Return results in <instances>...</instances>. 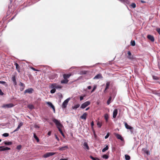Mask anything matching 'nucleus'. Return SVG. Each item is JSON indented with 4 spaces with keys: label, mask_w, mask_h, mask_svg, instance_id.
Segmentation results:
<instances>
[{
    "label": "nucleus",
    "mask_w": 160,
    "mask_h": 160,
    "mask_svg": "<svg viewBox=\"0 0 160 160\" xmlns=\"http://www.w3.org/2000/svg\"><path fill=\"white\" fill-rule=\"evenodd\" d=\"M52 121L56 124L57 128H58L60 133L61 134L63 133L61 129V128L63 127V125L60 123V121L55 118H53Z\"/></svg>",
    "instance_id": "nucleus-1"
},
{
    "label": "nucleus",
    "mask_w": 160,
    "mask_h": 160,
    "mask_svg": "<svg viewBox=\"0 0 160 160\" xmlns=\"http://www.w3.org/2000/svg\"><path fill=\"white\" fill-rule=\"evenodd\" d=\"M49 87L50 88H55L56 89V88L61 89L62 88V87L56 83H54L50 85Z\"/></svg>",
    "instance_id": "nucleus-2"
},
{
    "label": "nucleus",
    "mask_w": 160,
    "mask_h": 160,
    "mask_svg": "<svg viewBox=\"0 0 160 160\" xmlns=\"http://www.w3.org/2000/svg\"><path fill=\"white\" fill-rule=\"evenodd\" d=\"M70 99V98H68L65 100L63 102L62 107L63 108H66L68 103Z\"/></svg>",
    "instance_id": "nucleus-3"
},
{
    "label": "nucleus",
    "mask_w": 160,
    "mask_h": 160,
    "mask_svg": "<svg viewBox=\"0 0 160 160\" xmlns=\"http://www.w3.org/2000/svg\"><path fill=\"white\" fill-rule=\"evenodd\" d=\"M90 104V102L88 101H87L83 104H82L81 106V108L82 109L85 108L87 106L89 105Z\"/></svg>",
    "instance_id": "nucleus-4"
},
{
    "label": "nucleus",
    "mask_w": 160,
    "mask_h": 160,
    "mask_svg": "<svg viewBox=\"0 0 160 160\" xmlns=\"http://www.w3.org/2000/svg\"><path fill=\"white\" fill-rule=\"evenodd\" d=\"M34 90L32 88H30L26 89L24 91V93H28L29 94H31L33 92Z\"/></svg>",
    "instance_id": "nucleus-5"
},
{
    "label": "nucleus",
    "mask_w": 160,
    "mask_h": 160,
    "mask_svg": "<svg viewBox=\"0 0 160 160\" xmlns=\"http://www.w3.org/2000/svg\"><path fill=\"white\" fill-rule=\"evenodd\" d=\"M54 154V153L52 152H48L43 155V157L44 158H47L50 156Z\"/></svg>",
    "instance_id": "nucleus-6"
},
{
    "label": "nucleus",
    "mask_w": 160,
    "mask_h": 160,
    "mask_svg": "<svg viewBox=\"0 0 160 160\" xmlns=\"http://www.w3.org/2000/svg\"><path fill=\"white\" fill-rule=\"evenodd\" d=\"M11 79L13 82L14 86L15 87L17 85L16 76L15 75H12Z\"/></svg>",
    "instance_id": "nucleus-7"
},
{
    "label": "nucleus",
    "mask_w": 160,
    "mask_h": 160,
    "mask_svg": "<svg viewBox=\"0 0 160 160\" xmlns=\"http://www.w3.org/2000/svg\"><path fill=\"white\" fill-rule=\"evenodd\" d=\"M19 86H20V90L21 91H22L25 88V85L23 83L20 82L19 84Z\"/></svg>",
    "instance_id": "nucleus-8"
},
{
    "label": "nucleus",
    "mask_w": 160,
    "mask_h": 160,
    "mask_svg": "<svg viewBox=\"0 0 160 160\" xmlns=\"http://www.w3.org/2000/svg\"><path fill=\"white\" fill-rule=\"evenodd\" d=\"M14 106L13 104L12 103L4 104L2 106L3 108H11Z\"/></svg>",
    "instance_id": "nucleus-9"
},
{
    "label": "nucleus",
    "mask_w": 160,
    "mask_h": 160,
    "mask_svg": "<svg viewBox=\"0 0 160 160\" xmlns=\"http://www.w3.org/2000/svg\"><path fill=\"white\" fill-rule=\"evenodd\" d=\"M103 78V77L101 73H99L97 74L95 76L93 79H102Z\"/></svg>",
    "instance_id": "nucleus-10"
},
{
    "label": "nucleus",
    "mask_w": 160,
    "mask_h": 160,
    "mask_svg": "<svg viewBox=\"0 0 160 160\" xmlns=\"http://www.w3.org/2000/svg\"><path fill=\"white\" fill-rule=\"evenodd\" d=\"M114 135L118 139H120L122 141H124V139L120 135L116 133H115Z\"/></svg>",
    "instance_id": "nucleus-11"
},
{
    "label": "nucleus",
    "mask_w": 160,
    "mask_h": 160,
    "mask_svg": "<svg viewBox=\"0 0 160 160\" xmlns=\"http://www.w3.org/2000/svg\"><path fill=\"white\" fill-rule=\"evenodd\" d=\"M68 148V146H64L62 147H60L58 148V149L61 151L65 150L66 149Z\"/></svg>",
    "instance_id": "nucleus-12"
},
{
    "label": "nucleus",
    "mask_w": 160,
    "mask_h": 160,
    "mask_svg": "<svg viewBox=\"0 0 160 160\" xmlns=\"http://www.w3.org/2000/svg\"><path fill=\"white\" fill-rule=\"evenodd\" d=\"M118 111L117 109H115L113 112V118H115L118 114Z\"/></svg>",
    "instance_id": "nucleus-13"
},
{
    "label": "nucleus",
    "mask_w": 160,
    "mask_h": 160,
    "mask_svg": "<svg viewBox=\"0 0 160 160\" xmlns=\"http://www.w3.org/2000/svg\"><path fill=\"white\" fill-rule=\"evenodd\" d=\"M47 103L48 106H50L53 109L54 112H55V108L52 103L50 102H48Z\"/></svg>",
    "instance_id": "nucleus-14"
},
{
    "label": "nucleus",
    "mask_w": 160,
    "mask_h": 160,
    "mask_svg": "<svg viewBox=\"0 0 160 160\" xmlns=\"http://www.w3.org/2000/svg\"><path fill=\"white\" fill-rule=\"evenodd\" d=\"M124 123L125 124V128L129 130H132L133 128L129 125H128L127 122H124Z\"/></svg>",
    "instance_id": "nucleus-15"
},
{
    "label": "nucleus",
    "mask_w": 160,
    "mask_h": 160,
    "mask_svg": "<svg viewBox=\"0 0 160 160\" xmlns=\"http://www.w3.org/2000/svg\"><path fill=\"white\" fill-rule=\"evenodd\" d=\"M147 38L152 42L154 41V37L151 35H148L147 36Z\"/></svg>",
    "instance_id": "nucleus-16"
},
{
    "label": "nucleus",
    "mask_w": 160,
    "mask_h": 160,
    "mask_svg": "<svg viewBox=\"0 0 160 160\" xmlns=\"http://www.w3.org/2000/svg\"><path fill=\"white\" fill-rule=\"evenodd\" d=\"M0 147H2V148H0V151H4L10 149V148H8V147H4L3 146H1Z\"/></svg>",
    "instance_id": "nucleus-17"
},
{
    "label": "nucleus",
    "mask_w": 160,
    "mask_h": 160,
    "mask_svg": "<svg viewBox=\"0 0 160 160\" xmlns=\"http://www.w3.org/2000/svg\"><path fill=\"white\" fill-rule=\"evenodd\" d=\"M83 148L84 149H87V150H89V148L86 142H84L83 144Z\"/></svg>",
    "instance_id": "nucleus-18"
},
{
    "label": "nucleus",
    "mask_w": 160,
    "mask_h": 160,
    "mask_svg": "<svg viewBox=\"0 0 160 160\" xmlns=\"http://www.w3.org/2000/svg\"><path fill=\"white\" fill-rule=\"evenodd\" d=\"M87 114L86 112L84 113L82 116L80 117V118L82 119L86 120L87 118Z\"/></svg>",
    "instance_id": "nucleus-19"
},
{
    "label": "nucleus",
    "mask_w": 160,
    "mask_h": 160,
    "mask_svg": "<svg viewBox=\"0 0 160 160\" xmlns=\"http://www.w3.org/2000/svg\"><path fill=\"white\" fill-rule=\"evenodd\" d=\"M14 65L16 66V68L18 72H20V67L18 64L17 63H15Z\"/></svg>",
    "instance_id": "nucleus-20"
},
{
    "label": "nucleus",
    "mask_w": 160,
    "mask_h": 160,
    "mask_svg": "<svg viewBox=\"0 0 160 160\" xmlns=\"http://www.w3.org/2000/svg\"><path fill=\"white\" fill-rule=\"evenodd\" d=\"M128 56L127 57L128 59H132L133 58L132 56H131V53L130 51H128Z\"/></svg>",
    "instance_id": "nucleus-21"
},
{
    "label": "nucleus",
    "mask_w": 160,
    "mask_h": 160,
    "mask_svg": "<svg viewBox=\"0 0 160 160\" xmlns=\"http://www.w3.org/2000/svg\"><path fill=\"white\" fill-rule=\"evenodd\" d=\"M71 75L69 74H64L63 75V77L64 79H67L69 78Z\"/></svg>",
    "instance_id": "nucleus-22"
},
{
    "label": "nucleus",
    "mask_w": 160,
    "mask_h": 160,
    "mask_svg": "<svg viewBox=\"0 0 160 160\" xmlns=\"http://www.w3.org/2000/svg\"><path fill=\"white\" fill-rule=\"evenodd\" d=\"M4 144L7 145H12V142H7L5 141L3 142Z\"/></svg>",
    "instance_id": "nucleus-23"
},
{
    "label": "nucleus",
    "mask_w": 160,
    "mask_h": 160,
    "mask_svg": "<svg viewBox=\"0 0 160 160\" xmlns=\"http://www.w3.org/2000/svg\"><path fill=\"white\" fill-rule=\"evenodd\" d=\"M104 118L105 119L106 122H108V115L107 113H106L104 115Z\"/></svg>",
    "instance_id": "nucleus-24"
},
{
    "label": "nucleus",
    "mask_w": 160,
    "mask_h": 160,
    "mask_svg": "<svg viewBox=\"0 0 160 160\" xmlns=\"http://www.w3.org/2000/svg\"><path fill=\"white\" fill-rule=\"evenodd\" d=\"M80 106V105L79 104H77L76 105H75L74 106H72V108L73 109H76L78 108H79Z\"/></svg>",
    "instance_id": "nucleus-25"
},
{
    "label": "nucleus",
    "mask_w": 160,
    "mask_h": 160,
    "mask_svg": "<svg viewBox=\"0 0 160 160\" xmlns=\"http://www.w3.org/2000/svg\"><path fill=\"white\" fill-rule=\"evenodd\" d=\"M68 79H64V80H62L61 81V83H62L66 84V83H68Z\"/></svg>",
    "instance_id": "nucleus-26"
},
{
    "label": "nucleus",
    "mask_w": 160,
    "mask_h": 160,
    "mask_svg": "<svg viewBox=\"0 0 160 160\" xmlns=\"http://www.w3.org/2000/svg\"><path fill=\"white\" fill-rule=\"evenodd\" d=\"M108 149V146L107 145L105 148L102 149V152H104L106 151Z\"/></svg>",
    "instance_id": "nucleus-27"
},
{
    "label": "nucleus",
    "mask_w": 160,
    "mask_h": 160,
    "mask_svg": "<svg viewBox=\"0 0 160 160\" xmlns=\"http://www.w3.org/2000/svg\"><path fill=\"white\" fill-rule=\"evenodd\" d=\"M33 137L36 139L38 142L39 141V139L37 136L36 135L35 133H33Z\"/></svg>",
    "instance_id": "nucleus-28"
},
{
    "label": "nucleus",
    "mask_w": 160,
    "mask_h": 160,
    "mask_svg": "<svg viewBox=\"0 0 160 160\" xmlns=\"http://www.w3.org/2000/svg\"><path fill=\"white\" fill-rule=\"evenodd\" d=\"M0 84L4 85L6 86H8V84L6 83V82L5 81H0Z\"/></svg>",
    "instance_id": "nucleus-29"
},
{
    "label": "nucleus",
    "mask_w": 160,
    "mask_h": 160,
    "mask_svg": "<svg viewBox=\"0 0 160 160\" xmlns=\"http://www.w3.org/2000/svg\"><path fill=\"white\" fill-rule=\"evenodd\" d=\"M90 158L92 159V160H100L99 159L97 158H94L92 156H90Z\"/></svg>",
    "instance_id": "nucleus-30"
},
{
    "label": "nucleus",
    "mask_w": 160,
    "mask_h": 160,
    "mask_svg": "<svg viewBox=\"0 0 160 160\" xmlns=\"http://www.w3.org/2000/svg\"><path fill=\"white\" fill-rule=\"evenodd\" d=\"M22 146L21 145H19L17 146L16 147V149H17L19 151L22 148Z\"/></svg>",
    "instance_id": "nucleus-31"
},
{
    "label": "nucleus",
    "mask_w": 160,
    "mask_h": 160,
    "mask_svg": "<svg viewBox=\"0 0 160 160\" xmlns=\"http://www.w3.org/2000/svg\"><path fill=\"white\" fill-rule=\"evenodd\" d=\"M125 159L126 160H129L130 159V157L128 155H125Z\"/></svg>",
    "instance_id": "nucleus-32"
},
{
    "label": "nucleus",
    "mask_w": 160,
    "mask_h": 160,
    "mask_svg": "<svg viewBox=\"0 0 160 160\" xmlns=\"http://www.w3.org/2000/svg\"><path fill=\"white\" fill-rule=\"evenodd\" d=\"M97 125L99 128H100L102 125V123L99 121L97 122Z\"/></svg>",
    "instance_id": "nucleus-33"
},
{
    "label": "nucleus",
    "mask_w": 160,
    "mask_h": 160,
    "mask_svg": "<svg viewBox=\"0 0 160 160\" xmlns=\"http://www.w3.org/2000/svg\"><path fill=\"white\" fill-rule=\"evenodd\" d=\"M52 89L51 90L50 92L51 93H54L56 92V89L55 88H52Z\"/></svg>",
    "instance_id": "nucleus-34"
},
{
    "label": "nucleus",
    "mask_w": 160,
    "mask_h": 160,
    "mask_svg": "<svg viewBox=\"0 0 160 160\" xmlns=\"http://www.w3.org/2000/svg\"><path fill=\"white\" fill-rule=\"evenodd\" d=\"M131 44L132 46H134L135 45V42L134 41L132 40L131 42Z\"/></svg>",
    "instance_id": "nucleus-35"
},
{
    "label": "nucleus",
    "mask_w": 160,
    "mask_h": 160,
    "mask_svg": "<svg viewBox=\"0 0 160 160\" xmlns=\"http://www.w3.org/2000/svg\"><path fill=\"white\" fill-rule=\"evenodd\" d=\"M102 158H105L106 159H107L108 158V156L106 155V154H104L102 156Z\"/></svg>",
    "instance_id": "nucleus-36"
},
{
    "label": "nucleus",
    "mask_w": 160,
    "mask_h": 160,
    "mask_svg": "<svg viewBox=\"0 0 160 160\" xmlns=\"http://www.w3.org/2000/svg\"><path fill=\"white\" fill-rule=\"evenodd\" d=\"M87 71H82L81 72V74H86L87 73Z\"/></svg>",
    "instance_id": "nucleus-37"
},
{
    "label": "nucleus",
    "mask_w": 160,
    "mask_h": 160,
    "mask_svg": "<svg viewBox=\"0 0 160 160\" xmlns=\"http://www.w3.org/2000/svg\"><path fill=\"white\" fill-rule=\"evenodd\" d=\"M131 6L133 8H134L136 7V5L134 3H132Z\"/></svg>",
    "instance_id": "nucleus-38"
},
{
    "label": "nucleus",
    "mask_w": 160,
    "mask_h": 160,
    "mask_svg": "<svg viewBox=\"0 0 160 160\" xmlns=\"http://www.w3.org/2000/svg\"><path fill=\"white\" fill-rule=\"evenodd\" d=\"M23 125V123L22 122H21L19 123V125H18V128L19 129L20 128V127Z\"/></svg>",
    "instance_id": "nucleus-39"
},
{
    "label": "nucleus",
    "mask_w": 160,
    "mask_h": 160,
    "mask_svg": "<svg viewBox=\"0 0 160 160\" xmlns=\"http://www.w3.org/2000/svg\"><path fill=\"white\" fill-rule=\"evenodd\" d=\"M111 97H110L109 99H108L107 102V103L108 105H109L110 103V101L111 100Z\"/></svg>",
    "instance_id": "nucleus-40"
},
{
    "label": "nucleus",
    "mask_w": 160,
    "mask_h": 160,
    "mask_svg": "<svg viewBox=\"0 0 160 160\" xmlns=\"http://www.w3.org/2000/svg\"><path fill=\"white\" fill-rule=\"evenodd\" d=\"M152 78L154 80H158L159 79V78L158 77L155 76H153Z\"/></svg>",
    "instance_id": "nucleus-41"
},
{
    "label": "nucleus",
    "mask_w": 160,
    "mask_h": 160,
    "mask_svg": "<svg viewBox=\"0 0 160 160\" xmlns=\"http://www.w3.org/2000/svg\"><path fill=\"white\" fill-rule=\"evenodd\" d=\"M2 136L4 137H7L9 136V134L7 133H4L2 134Z\"/></svg>",
    "instance_id": "nucleus-42"
},
{
    "label": "nucleus",
    "mask_w": 160,
    "mask_h": 160,
    "mask_svg": "<svg viewBox=\"0 0 160 160\" xmlns=\"http://www.w3.org/2000/svg\"><path fill=\"white\" fill-rule=\"evenodd\" d=\"M28 107L30 109H33L34 107H33V106L32 105H29L28 106Z\"/></svg>",
    "instance_id": "nucleus-43"
},
{
    "label": "nucleus",
    "mask_w": 160,
    "mask_h": 160,
    "mask_svg": "<svg viewBox=\"0 0 160 160\" xmlns=\"http://www.w3.org/2000/svg\"><path fill=\"white\" fill-rule=\"evenodd\" d=\"M109 134L108 133L107 135H106V136L105 137V139H107V138H108V137H109Z\"/></svg>",
    "instance_id": "nucleus-44"
},
{
    "label": "nucleus",
    "mask_w": 160,
    "mask_h": 160,
    "mask_svg": "<svg viewBox=\"0 0 160 160\" xmlns=\"http://www.w3.org/2000/svg\"><path fill=\"white\" fill-rule=\"evenodd\" d=\"M157 31L160 35V28H158L157 29Z\"/></svg>",
    "instance_id": "nucleus-45"
},
{
    "label": "nucleus",
    "mask_w": 160,
    "mask_h": 160,
    "mask_svg": "<svg viewBox=\"0 0 160 160\" xmlns=\"http://www.w3.org/2000/svg\"><path fill=\"white\" fill-rule=\"evenodd\" d=\"M31 68L33 70V71H39L38 70H37L35 68H33V67H31Z\"/></svg>",
    "instance_id": "nucleus-46"
},
{
    "label": "nucleus",
    "mask_w": 160,
    "mask_h": 160,
    "mask_svg": "<svg viewBox=\"0 0 160 160\" xmlns=\"http://www.w3.org/2000/svg\"><path fill=\"white\" fill-rule=\"evenodd\" d=\"M110 82H107L106 83V86L109 87V86H110Z\"/></svg>",
    "instance_id": "nucleus-47"
},
{
    "label": "nucleus",
    "mask_w": 160,
    "mask_h": 160,
    "mask_svg": "<svg viewBox=\"0 0 160 160\" xmlns=\"http://www.w3.org/2000/svg\"><path fill=\"white\" fill-rule=\"evenodd\" d=\"M96 86H95L94 87H93L92 90L91 92H93L96 89Z\"/></svg>",
    "instance_id": "nucleus-48"
},
{
    "label": "nucleus",
    "mask_w": 160,
    "mask_h": 160,
    "mask_svg": "<svg viewBox=\"0 0 160 160\" xmlns=\"http://www.w3.org/2000/svg\"><path fill=\"white\" fill-rule=\"evenodd\" d=\"M94 125V122L93 121H92L91 122V126L92 128H93V126Z\"/></svg>",
    "instance_id": "nucleus-49"
},
{
    "label": "nucleus",
    "mask_w": 160,
    "mask_h": 160,
    "mask_svg": "<svg viewBox=\"0 0 160 160\" xmlns=\"http://www.w3.org/2000/svg\"><path fill=\"white\" fill-rule=\"evenodd\" d=\"M4 94V93L2 92V90L0 89V95H3Z\"/></svg>",
    "instance_id": "nucleus-50"
},
{
    "label": "nucleus",
    "mask_w": 160,
    "mask_h": 160,
    "mask_svg": "<svg viewBox=\"0 0 160 160\" xmlns=\"http://www.w3.org/2000/svg\"><path fill=\"white\" fill-rule=\"evenodd\" d=\"M19 129L17 127V128L13 131V132H16V131H18Z\"/></svg>",
    "instance_id": "nucleus-51"
},
{
    "label": "nucleus",
    "mask_w": 160,
    "mask_h": 160,
    "mask_svg": "<svg viewBox=\"0 0 160 160\" xmlns=\"http://www.w3.org/2000/svg\"><path fill=\"white\" fill-rule=\"evenodd\" d=\"M51 131H49V132H48V135L49 136H50L51 135Z\"/></svg>",
    "instance_id": "nucleus-52"
},
{
    "label": "nucleus",
    "mask_w": 160,
    "mask_h": 160,
    "mask_svg": "<svg viewBox=\"0 0 160 160\" xmlns=\"http://www.w3.org/2000/svg\"><path fill=\"white\" fill-rule=\"evenodd\" d=\"M83 99V98L82 96H80V101L82 100Z\"/></svg>",
    "instance_id": "nucleus-53"
},
{
    "label": "nucleus",
    "mask_w": 160,
    "mask_h": 160,
    "mask_svg": "<svg viewBox=\"0 0 160 160\" xmlns=\"http://www.w3.org/2000/svg\"><path fill=\"white\" fill-rule=\"evenodd\" d=\"M87 88L88 89H90L91 88V86H88L87 87Z\"/></svg>",
    "instance_id": "nucleus-54"
},
{
    "label": "nucleus",
    "mask_w": 160,
    "mask_h": 160,
    "mask_svg": "<svg viewBox=\"0 0 160 160\" xmlns=\"http://www.w3.org/2000/svg\"><path fill=\"white\" fill-rule=\"evenodd\" d=\"M68 160V158H61V159H60L59 160Z\"/></svg>",
    "instance_id": "nucleus-55"
},
{
    "label": "nucleus",
    "mask_w": 160,
    "mask_h": 160,
    "mask_svg": "<svg viewBox=\"0 0 160 160\" xmlns=\"http://www.w3.org/2000/svg\"><path fill=\"white\" fill-rule=\"evenodd\" d=\"M109 87L106 86V88H105V89H106V90H107V89H108L109 88Z\"/></svg>",
    "instance_id": "nucleus-56"
},
{
    "label": "nucleus",
    "mask_w": 160,
    "mask_h": 160,
    "mask_svg": "<svg viewBox=\"0 0 160 160\" xmlns=\"http://www.w3.org/2000/svg\"><path fill=\"white\" fill-rule=\"evenodd\" d=\"M56 138L58 140H59V139L58 138V137H57V136H56Z\"/></svg>",
    "instance_id": "nucleus-57"
},
{
    "label": "nucleus",
    "mask_w": 160,
    "mask_h": 160,
    "mask_svg": "<svg viewBox=\"0 0 160 160\" xmlns=\"http://www.w3.org/2000/svg\"><path fill=\"white\" fill-rule=\"evenodd\" d=\"M89 108V107H88V108H87L86 109V111H87L88 110Z\"/></svg>",
    "instance_id": "nucleus-58"
},
{
    "label": "nucleus",
    "mask_w": 160,
    "mask_h": 160,
    "mask_svg": "<svg viewBox=\"0 0 160 160\" xmlns=\"http://www.w3.org/2000/svg\"><path fill=\"white\" fill-rule=\"evenodd\" d=\"M146 153H147V155L148 154V151H146Z\"/></svg>",
    "instance_id": "nucleus-59"
},
{
    "label": "nucleus",
    "mask_w": 160,
    "mask_h": 160,
    "mask_svg": "<svg viewBox=\"0 0 160 160\" xmlns=\"http://www.w3.org/2000/svg\"><path fill=\"white\" fill-rule=\"evenodd\" d=\"M106 90H106V89H105V90L104 91V92L105 93L106 92Z\"/></svg>",
    "instance_id": "nucleus-60"
},
{
    "label": "nucleus",
    "mask_w": 160,
    "mask_h": 160,
    "mask_svg": "<svg viewBox=\"0 0 160 160\" xmlns=\"http://www.w3.org/2000/svg\"><path fill=\"white\" fill-rule=\"evenodd\" d=\"M16 16V15H14V16L12 18L11 20L12 19Z\"/></svg>",
    "instance_id": "nucleus-61"
},
{
    "label": "nucleus",
    "mask_w": 160,
    "mask_h": 160,
    "mask_svg": "<svg viewBox=\"0 0 160 160\" xmlns=\"http://www.w3.org/2000/svg\"><path fill=\"white\" fill-rule=\"evenodd\" d=\"M61 134L62 136H64V133H63V132L61 133Z\"/></svg>",
    "instance_id": "nucleus-62"
},
{
    "label": "nucleus",
    "mask_w": 160,
    "mask_h": 160,
    "mask_svg": "<svg viewBox=\"0 0 160 160\" xmlns=\"http://www.w3.org/2000/svg\"><path fill=\"white\" fill-rule=\"evenodd\" d=\"M61 134L62 136H64V133H63V132L61 133Z\"/></svg>",
    "instance_id": "nucleus-63"
},
{
    "label": "nucleus",
    "mask_w": 160,
    "mask_h": 160,
    "mask_svg": "<svg viewBox=\"0 0 160 160\" xmlns=\"http://www.w3.org/2000/svg\"><path fill=\"white\" fill-rule=\"evenodd\" d=\"M72 68H76V67H72Z\"/></svg>",
    "instance_id": "nucleus-64"
}]
</instances>
